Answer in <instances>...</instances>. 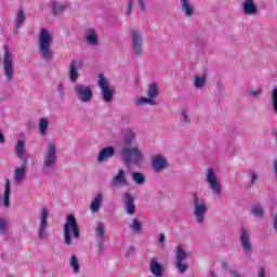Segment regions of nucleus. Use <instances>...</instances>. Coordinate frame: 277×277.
<instances>
[{"mask_svg":"<svg viewBox=\"0 0 277 277\" xmlns=\"http://www.w3.org/2000/svg\"><path fill=\"white\" fill-rule=\"evenodd\" d=\"M51 44H53V37H51L49 30L42 29L39 35V54L42 60H45L47 62L53 58Z\"/></svg>","mask_w":277,"mask_h":277,"instance_id":"obj_1","label":"nucleus"},{"mask_svg":"<svg viewBox=\"0 0 277 277\" xmlns=\"http://www.w3.org/2000/svg\"><path fill=\"white\" fill-rule=\"evenodd\" d=\"M81 233L79 230V224H77V219L74 214L67 215V221L64 225V239L67 246L72 243V239H79Z\"/></svg>","mask_w":277,"mask_h":277,"instance_id":"obj_2","label":"nucleus"},{"mask_svg":"<svg viewBox=\"0 0 277 277\" xmlns=\"http://www.w3.org/2000/svg\"><path fill=\"white\" fill-rule=\"evenodd\" d=\"M120 155L126 163V166H138L140 161L144 159V155L140 147H127L124 146Z\"/></svg>","mask_w":277,"mask_h":277,"instance_id":"obj_3","label":"nucleus"},{"mask_svg":"<svg viewBox=\"0 0 277 277\" xmlns=\"http://www.w3.org/2000/svg\"><path fill=\"white\" fill-rule=\"evenodd\" d=\"M207 211H209V208L207 207V203L205 200L198 198V194H194V215L197 219V222L199 224H202L205 222V215H207Z\"/></svg>","mask_w":277,"mask_h":277,"instance_id":"obj_4","label":"nucleus"},{"mask_svg":"<svg viewBox=\"0 0 277 277\" xmlns=\"http://www.w3.org/2000/svg\"><path fill=\"white\" fill-rule=\"evenodd\" d=\"M3 70L6 81H12L14 77V61L12 60V53H10L8 45H4Z\"/></svg>","mask_w":277,"mask_h":277,"instance_id":"obj_5","label":"nucleus"},{"mask_svg":"<svg viewBox=\"0 0 277 277\" xmlns=\"http://www.w3.org/2000/svg\"><path fill=\"white\" fill-rule=\"evenodd\" d=\"M98 77V85L102 90L103 98L105 103H111V101H114V94L116 93V90L109 87V82H107V79L103 74H100Z\"/></svg>","mask_w":277,"mask_h":277,"instance_id":"obj_6","label":"nucleus"},{"mask_svg":"<svg viewBox=\"0 0 277 277\" xmlns=\"http://www.w3.org/2000/svg\"><path fill=\"white\" fill-rule=\"evenodd\" d=\"M75 92L78 96V101L81 103H90L92 101L94 93L92 91V87L83 85V84H76Z\"/></svg>","mask_w":277,"mask_h":277,"instance_id":"obj_7","label":"nucleus"},{"mask_svg":"<svg viewBox=\"0 0 277 277\" xmlns=\"http://www.w3.org/2000/svg\"><path fill=\"white\" fill-rule=\"evenodd\" d=\"M131 35L133 53L134 55L140 56L144 53V37L137 29H132Z\"/></svg>","mask_w":277,"mask_h":277,"instance_id":"obj_8","label":"nucleus"},{"mask_svg":"<svg viewBox=\"0 0 277 277\" xmlns=\"http://www.w3.org/2000/svg\"><path fill=\"white\" fill-rule=\"evenodd\" d=\"M207 183L210 185L211 189L214 190V194H216V196H220V194H222V186L217 181L215 170H213L212 168L207 170Z\"/></svg>","mask_w":277,"mask_h":277,"instance_id":"obj_9","label":"nucleus"},{"mask_svg":"<svg viewBox=\"0 0 277 277\" xmlns=\"http://www.w3.org/2000/svg\"><path fill=\"white\" fill-rule=\"evenodd\" d=\"M56 146L54 142H50L48 144V150L45 153V158H44V166L47 168H51V166L55 164V161H57V156H56Z\"/></svg>","mask_w":277,"mask_h":277,"instance_id":"obj_10","label":"nucleus"},{"mask_svg":"<svg viewBox=\"0 0 277 277\" xmlns=\"http://www.w3.org/2000/svg\"><path fill=\"white\" fill-rule=\"evenodd\" d=\"M187 259V252L183 250V247L177 246L176 248V267L180 269L182 274H185L187 272V264L183 263Z\"/></svg>","mask_w":277,"mask_h":277,"instance_id":"obj_11","label":"nucleus"},{"mask_svg":"<svg viewBox=\"0 0 277 277\" xmlns=\"http://www.w3.org/2000/svg\"><path fill=\"white\" fill-rule=\"evenodd\" d=\"M40 220L38 239H44V235L47 234V221L49 220V210L44 207L41 210Z\"/></svg>","mask_w":277,"mask_h":277,"instance_id":"obj_12","label":"nucleus"},{"mask_svg":"<svg viewBox=\"0 0 277 277\" xmlns=\"http://www.w3.org/2000/svg\"><path fill=\"white\" fill-rule=\"evenodd\" d=\"M151 166L155 172H161V170H166V168H168V160L166 157L157 155L151 158Z\"/></svg>","mask_w":277,"mask_h":277,"instance_id":"obj_13","label":"nucleus"},{"mask_svg":"<svg viewBox=\"0 0 277 277\" xmlns=\"http://www.w3.org/2000/svg\"><path fill=\"white\" fill-rule=\"evenodd\" d=\"M240 241L242 250H245L247 254H250V252H252V243L250 242V234H248L246 227H241Z\"/></svg>","mask_w":277,"mask_h":277,"instance_id":"obj_14","label":"nucleus"},{"mask_svg":"<svg viewBox=\"0 0 277 277\" xmlns=\"http://www.w3.org/2000/svg\"><path fill=\"white\" fill-rule=\"evenodd\" d=\"M111 187H120L129 185V181H127V175L124 173V170L120 169L115 177H113V181L110 183Z\"/></svg>","mask_w":277,"mask_h":277,"instance_id":"obj_15","label":"nucleus"},{"mask_svg":"<svg viewBox=\"0 0 277 277\" xmlns=\"http://www.w3.org/2000/svg\"><path fill=\"white\" fill-rule=\"evenodd\" d=\"M128 215H135V197L131 194L123 195Z\"/></svg>","mask_w":277,"mask_h":277,"instance_id":"obj_16","label":"nucleus"},{"mask_svg":"<svg viewBox=\"0 0 277 277\" xmlns=\"http://www.w3.org/2000/svg\"><path fill=\"white\" fill-rule=\"evenodd\" d=\"M149 269L151 274L156 277L163 276V266L159 263V261H157V258H151Z\"/></svg>","mask_w":277,"mask_h":277,"instance_id":"obj_17","label":"nucleus"},{"mask_svg":"<svg viewBox=\"0 0 277 277\" xmlns=\"http://www.w3.org/2000/svg\"><path fill=\"white\" fill-rule=\"evenodd\" d=\"M114 155H116V148H114V146L105 147L100 151L97 161H107V159H111Z\"/></svg>","mask_w":277,"mask_h":277,"instance_id":"obj_18","label":"nucleus"},{"mask_svg":"<svg viewBox=\"0 0 277 277\" xmlns=\"http://www.w3.org/2000/svg\"><path fill=\"white\" fill-rule=\"evenodd\" d=\"M15 154L21 159L24 161V163L27 162V156L25 155V142L23 140H18L16 145H15Z\"/></svg>","mask_w":277,"mask_h":277,"instance_id":"obj_19","label":"nucleus"},{"mask_svg":"<svg viewBox=\"0 0 277 277\" xmlns=\"http://www.w3.org/2000/svg\"><path fill=\"white\" fill-rule=\"evenodd\" d=\"M25 164L26 162H24L23 167H17L14 171V182L17 185H21V183L25 181V174H26Z\"/></svg>","mask_w":277,"mask_h":277,"instance_id":"obj_20","label":"nucleus"},{"mask_svg":"<svg viewBox=\"0 0 277 277\" xmlns=\"http://www.w3.org/2000/svg\"><path fill=\"white\" fill-rule=\"evenodd\" d=\"M134 104L136 107H142V105H151L153 107H157V101L149 97H136L134 100Z\"/></svg>","mask_w":277,"mask_h":277,"instance_id":"obj_21","label":"nucleus"},{"mask_svg":"<svg viewBox=\"0 0 277 277\" xmlns=\"http://www.w3.org/2000/svg\"><path fill=\"white\" fill-rule=\"evenodd\" d=\"M242 10L245 14H256V4H254V0H245Z\"/></svg>","mask_w":277,"mask_h":277,"instance_id":"obj_22","label":"nucleus"},{"mask_svg":"<svg viewBox=\"0 0 277 277\" xmlns=\"http://www.w3.org/2000/svg\"><path fill=\"white\" fill-rule=\"evenodd\" d=\"M182 5V12L185 13L186 16H194V6L189 0H180Z\"/></svg>","mask_w":277,"mask_h":277,"instance_id":"obj_23","label":"nucleus"},{"mask_svg":"<svg viewBox=\"0 0 277 277\" xmlns=\"http://www.w3.org/2000/svg\"><path fill=\"white\" fill-rule=\"evenodd\" d=\"M147 96H148V98H151L153 101H155V98H157V96H159V87L157 85V82H153L148 85Z\"/></svg>","mask_w":277,"mask_h":277,"instance_id":"obj_24","label":"nucleus"},{"mask_svg":"<svg viewBox=\"0 0 277 277\" xmlns=\"http://www.w3.org/2000/svg\"><path fill=\"white\" fill-rule=\"evenodd\" d=\"M101 205H103V193H98L96 197L93 199V201L91 202V206H90L91 211L95 213V211H98V209H101Z\"/></svg>","mask_w":277,"mask_h":277,"instance_id":"obj_25","label":"nucleus"},{"mask_svg":"<svg viewBox=\"0 0 277 277\" xmlns=\"http://www.w3.org/2000/svg\"><path fill=\"white\" fill-rule=\"evenodd\" d=\"M78 79L79 72L77 71V63H75V61H71L69 65V80L75 83Z\"/></svg>","mask_w":277,"mask_h":277,"instance_id":"obj_26","label":"nucleus"},{"mask_svg":"<svg viewBox=\"0 0 277 277\" xmlns=\"http://www.w3.org/2000/svg\"><path fill=\"white\" fill-rule=\"evenodd\" d=\"M12 192V184L10 183V180H5V189H4V207H10V194Z\"/></svg>","mask_w":277,"mask_h":277,"instance_id":"obj_27","label":"nucleus"},{"mask_svg":"<svg viewBox=\"0 0 277 277\" xmlns=\"http://www.w3.org/2000/svg\"><path fill=\"white\" fill-rule=\"evenodd\" d=\"M87 40L89 44H92L93 47H98V36H96L94 29H90L87 32Z\"/></svg>","mask_w":277,"mask_h":277,"instance_id":"obj_28","label":"nucleus"},{"mask_svg":"<svg viewBox=\"0 0 277 277\" xmlns=\"http://www.w3.org/2000/svg\"><path fill=\"white\" fill-rule=\"evenodd\" d=\"M47 129H49V119L42 118L39 122V133L44 137L47 135Z\"/></svg>","mask_w":277,"mask_h":277,"instance_id":"obj_29","label":"nucleus"},{"mask_svg":"<svg viewBox=\"0 0 277 277\" xmlns=\"http://www.w3.org/2000/svg\"><path fill=\"white\" fill-rule=\"evenodd\" d=\"M96 235L98 236L101 241H105L107 239V237L105 236V225H103L102 222L97 223Z\"/></svg>","mask_w":277,"mask_h":277,"instance_id":"obj_30","label":"nucleus"},{"mask_svg":"<svg viewBox=\"0 0 277 277\" xmlns=\"http://www.w3.org/2000/svg\"><path fill=\"white\" fill-rule=\"evenodd\" d=\"M67 8H68V5H66V4H62V3H57V2L52 3V10L55 15L62 14V12H64V10Z\"/></svg>","mask_w":277,"mask_h":277,"instance_id":"obj_31","label":"nucleus"},{"mask_svg":"<svg viewBox=\"0 0 277 277\" xmlns=\"http://www.w3.org/2000/svg\"><path fill=\"white\" fill-rule=\"evenodd\" d=\"M251 213L255 215V217H263V207L261 205H255L251 207Z\"/></svg>","mask_w":277,"mask_h":277,"instance_id":"obj_32","label":"nucleus"},{"mask_svg":"<svg viewBox=\"0 0 277 277\" xmlns=\"http://www.w3.org/2000/svg\"><path fill=\"white\" fill-rule=\"evenodd\" d=\"M132 180L134 181V183H136L137 185H143V183L146 181L144 179V175L140 172H134L132 173Z\"/></svg>","mask_w":277,"mask_h":277,"instance_id":"obj_33","label":"nucleus"},{"mask_svg":"<svg viewBox=\"0 0 277 277\" xmlns=\"http://www.w3.org/2000/svg\"><path fill=\"white\" fill-rule=\"evenodd\" d=\"M69 263H70V266L72 267V271L76 274L79 273L80 265H79V260H77V255H71Z\"/></svg>","mask_w":277,"mask_h":277,"instance_id":"obj_34","label":"nucleus"},{"mask_svg":"<svg viewBox=\"0 0 277 277\" xmlns=\"http://www.w3.org/2000/svg\"><path fill=\"white\" fill-rule=\"evenodd\" d=\"M16 27H21L23 25V23H25V21L27 19V17L25 16V12H23V10H19L16 14Z\"/></svg>","mask_w":277,"mask_h":277,"instance_id":"obj_35","label":"nucleus"},{"mask_svg":"<svg viewBox=\"0 0 277 277\" xmlns=\"http://www.w3.org/2000/svg\"><path fill=\"white\" fill-rule=\"evenodd\" d=\"M134 137H135V134H133V131L129 130L124 137L126 146H131V144H133Z\"/></svg>","mask_w":277,"mask_h":277,"instance_id":"obj_36","label":"nucleus"},{"mask_svg":"<svg viewBox=\"0 0 277 277\" xmlns=\"http://www.w3.org/2000/svg\"><path fill=\"white\" fill-rule=\"evenodd\" d=\"M131 227L133 230H135V233H142V223H140L137 220H134Z\"/></svg>","mask_w":277,"mask_h":277,"instance_id":"obj_37","label":"nucleus"},{"mask_svg":"<svg viewBox=\"0 0 277 277\" xmlns=\"http://www.w3.org/2000/svg\"><path fill=\"white\" fill-rule=\"evenodd\" d=\"M205 85V78H200L199 76L195 77V87L202 88Z\"/></svg>","mask_w":277,"mask_h":277,"instance_id":"obj_38","label":"nucleus"},{"mask_svg":"<svg viewBox=\"0 0 277 277\" xmlns=\"http://www.w3.org/2000/svg\"><path fill=\"white\" fill-rule=\"evenodd\" d=\"M8 230V221L0 217V233H5Z\"/></svg>","mask_w":277,"mask_h":277,"instance_id":"obj_39","label":"nucleus"},{"mask_svg":"<svg viewBox=\"0 0 277 277\" xmlns=\"http://www.w3.org/2000/svg\"><path fill=\"white\" fill-rule=\"evenodd\" d=\"M273 106L275 113L277 114V88L273 90Z\"/></svg>","mask_w":277,"mask_h":277,"instance_id":"obj_40","label":"nucleus"},{"mask_svg":"<svg viewBox=\"0 0 277 277\" xmlns=\"http://www.w3.org/2000/svg\"><path fill=\"white\" fill-rule=\"evenodd\" d=\"M250 176H251V184L256 185V183L259 182V175H256L254 171H251Z\"/></svg>","mask_w":277,"mask_h":277,"instance_id":"obj_41","label":"nucleus"},{"mask_svg":"<svg viewBox=\"0 0 277 277\" xmlns=\"http://www.w3.org/2000/svg\"><path fill=\"white\" fill-rule=\"evenodd\" d=\"M181 121L184 122V123L189 122V117H187V110L185 108L182 110Z\"/></svg>","mask_w":277,"mask_h":277,"instance_id":"obj_42","label":"nucleus"},{"mask_svg":"<svg viewBox=\"0 0 277 277\" xmlns=\"http://www.w3.org/2000/svg\"><path fill=\"white\" fill-rule=\"evenodd\" d=\"M137 3L140 5L141 12H145L146 11V2L144 0H137Z\"/></svg>","mask_w":277,"mask_h":277,"instance_id":"obj_43","label":"nucleus"},{"mask_svg":"<svg viewBox=\"0 0 277 277\" xmlns=\"http://www.w3.org/2000/svg\"><path fill=\"white\" fill-rule=\"evenodd\" d=\"M132 10H133V0H130L127 8L128 16L131 15Z\"/></svg>","mask_w":277,"mask_h":277,"instance_id":"obj_44","label":"nucleus"},{"mask_svg":"<svg viewBox=\"0 0 277 277\" xmlns=\"http://www.w3.org/2000/svg\"><path fill=\"white\" fill-rule=\"evenodd\" d=\"M249 94L254 97L261 96V90H251L249 91Z\"/></svg>","mask_w":277,"mask_h":277,"instance_id":"obj_45","label":"nucleus"},{"mask_svg":"<svg viewBox=\"0 0 277 277\" xmlns=\"http://www.w3.org/2000/svg\"><path fill=\"white\" fill-rule=\"evenodd\" d=\"M57 92L64 93V84L57 85Z\"/></svg>","mask_w":277,"mask_h":277,"instance_id":"obj_46","label":"nucleus"},{"mask_svg":"<svg viewBox=\"0 0 277 277\" xmlns=\"http://www.w3.org/2000/svg\"><path fill=\"white\" fill-rule=\"evenodd\" d=\"M259 277H265V269L261 268L259 271Z\"/></svg>","mask_w":277,"mask_h":277,"instance_id":"obj_47","label":"nucleus"},{"mask_svg":"<svg viewBox=\"0 0 277 277\" xmlns=\"http://www.w3.org/2000/svg\"><path fill=\"white\" fill-rule=\"evenodd\" d=\"M159 241L160 243H163V241H166V235L161 234L159 237Z\"/></svg>","mask_w":277,"mask_h":277,"instance_id":"obj_48","label":"nucleus"},{"mask_svg":"<svg viewBox=\"0 0 277 277\" xmlns=\"http://www.w3.org/2000/svg\"><path fill=\"white\" fill-rule=\"evenodd\" d=\"M230 276L239 277V273H237V271H230Z\"/></svg>","mask_w":277,"mask_h":277,"instance_id":"obj_49","label":"nucleus"},{"mask_svg":"<svg viewBox=\"0 0 277 277\" xmlns=\"http://www.w3.org/2000/svg\"><path fill=\"white\" fill-rule=\"evenodd\" d=\"M129 252H135V248L130 247V248H129Z\"/></svg>","mask_w":277,"mask_h":277,"instance_id":"obj_50","label":"nucleus"}]
</instances>
